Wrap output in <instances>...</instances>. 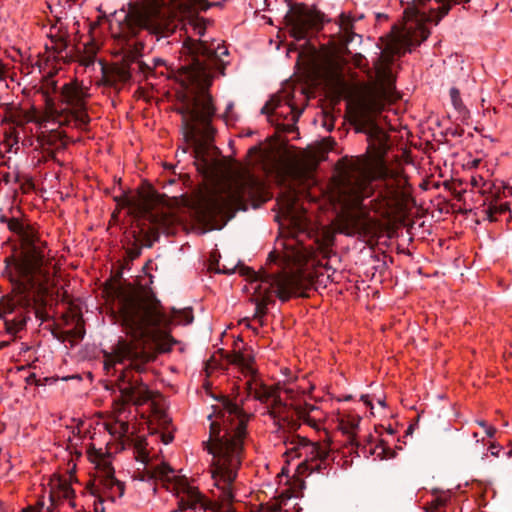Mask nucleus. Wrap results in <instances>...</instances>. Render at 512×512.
<instances>
[{
  "mask_svg": "<svg viewBox=\"0 0 512 512\" xmlns=\"http://www.w3.org/2000/svg\"><path fill=\"white\" fill-rule=\"evenodd\" d=\"M105 292L114 301L121 325L133 337V340H119L104 360L106 375L114 378L122 398L113 403L106 428L116 438L132 433L134 416L128 402L136 406L150 403L153 420L166 427L171 419L162 404L155 402L157 394L143 383L140 374L155 359V352L146 346L147 342H152L161 352L171 349L173 341L169 326L176 321L179 312L173 311L172 317L166 315L158 301L141 295L130 285L110 283L106 285Z\"/></svg>",
  "mask_w": 512,
  "mask_h": 512,
  "instance_id": "f257e3e1",
  "label": "nucleus"
},
{
  "mask_svg": "<svg viewBox=\"0 0 512 512\" xmlns=\"http://www.w3.org/2000/svg\"><path fill=\"white\" fill-rule=\"evenodd\" d=\"M209 419V439L203 445L213 457L212 493L220 504L208 508L198 488L165 463L148 467L144 473L133 477V487L139 494L154 495L157 491L156 481H160L177 498L178 510L172 512H232L234 482L241 465L248 417L237 404L226 401L214 418L209 415Z\"/></svg>",
  "mask_w": 512,
  "mask_h": 512,
  "instance_id": "f03ea898",
  "label": "nucleus"
},
{
  "mask_svg": "<svg viewBox=\"0 0 512 512\" xmlns=\"http://www.w3.org/2000/svg\"><path fill=\"white\" fill-rule=\"evenodd\" d=\"M6 222L18 244L5 259L13 290L0 300V321L5 332L15 336L31 312L42 321L49 317L45 307L55 285L57 262L47 242L26 220L12 217Z\"/></svg>",
  "mask_w": 512,
  "mask_h": 512,
  "instance_id": "7ed1b4c3",
  "label": "nucleus"
},
{
  "mask_svg": "<svg viewBox=\"0 0 512 512\" xmlns=\"http://www.w3.org/2000/svg\"><path fill=\"white\" fill-rule=\"evenodd\" d=\"M406 3L404 23L401 28H394L386 47L374 65L375 81L360 87L351 107L357 131L363 132L377 146L379 153L385 149L386 132L379 127L373 115L380 113L393 94V78L390 63L394 56H399L410 47L419 45L429 36L427 23L437 24L458 0H400Z\"/></svg>",
  "mask_w": 512,
  "mask_h": 512,
  "instance_id": "20e7f679",
  "label": "nucleus"
},
{
  "mask_svg": "<svg viewBox=\"0 0 512 512\" xmlns=\"http://www.w3.org/2000/svg\"><path fill=\"white\" fill-rule=\"evenodd\" d=\"M406 183L403 174L389 169L380 155L359 160L351 171L340 175L332 192V199L342 206L338 232L363 239L376 235L378 220L370 216L363 201L377 191L370 209L382 217H394L404 210Z\"/></svg>",
  "mask_w": 512,
  "mask_h": 512,
  "instance_id": "39448f33",
  "label": "nucleus"
},
{
  "mask_svg": "<svg viewBox=\"0 0 512 512\" xmlns=\"http://www.w3.org/2000/svg\"><path fill=\"white\" fill-rule=\"evenodd\" d=\"M194 53L197 58L193 63L179 71L180 81L187 88L180 113L185 125V140L193 146L194 163L198 171L207 176L215 168L211 151L214 129L210 125L215 108L208 93L212 81L211 68L222 62L228 50L220 43L199 41L194 46Z\"/></svg>",
  "mask_w": 512,
  "mask_h": 512,
  "instance_id": "423d86ee",
  "label": "nucleus"
},
{
  "mask_svg": "<svg viewBox=\"0 0 512 512\" xmlns=\"http://www.w3.org/2000/svg\"><path fill=\"white\" fill-rule=\"evenodd\" d=\"M280 209L291 228V238L281 242L282 253H270L269 260L275 262L280 258L285 268L280 273L250 272L249 290L253 291L257 309L265 306L274 296L282 301L292 296H303L313 280L310 266H314L315 252L299 238L308 232L307 216L298 209L294 194L281 200Z\"/></svg>",
  "mask_w": 512,
  "mask_h": 512,
  "instance_id": "0eeeda50",
  "label": "nucleus"
},
{
  "mask_svg": "<svg viewBox=\"0 0 512 512\" xmlns=\"http://www.w3.org/2000/svg\"><path fill=\"white\" fill-rule=\"evenodd\" d=\"M229 358L230 362L236 365L245 377H249L245 382V389L249 397H253L260 402L273 401L269 414L280 428H284L285 423L289 422L294 413L304 418L311 427L319 428L320 421L323 418L319 409L313 405L301 409L300 404L307 403L303 398L305 395L304 388L289 386L280 392L278 388L264 385L257 375V370L254 367V355L250 349L234 350Z\"/></svg>",
  "mask_w": 512,
  "mask_h": 512,
  "instance_id": "6e6552de",
  "label": "nucleus"
},
{
  "mask_svg": "<svg viewBox=\"0 0 512 512\" xmlns=\"http://www.w3.org/2000/svg\"><path fill=\"white\" fill-rule=\"evenodd\" d=\"M44 102V112L36 118L39 123L57 122L59 124H73L77 128H85L90 122L86 112L88 91L77 81L63 84L58 89L53 79H47L39 91Z\"/></svg>",
  "mask_w": 512,
  "mask_h": 512,
  "instance_id": "1a4fd4ad",
  "label": "nucleus"
},
{
  "mask_svg": "<svg viewBox=\"0 0 512 512\" xmlns=\"http://www.w3.org/2000/svg\"><path fill=\"white\" fill-rule=\"evenodd\" d=\"M268 198L263 182L248 169L241 168L234 173L222 192L203 199L199 218L202 221H209L218 214L247 210L249 201L251 206L256 208L257 202H265Z\"/></svg>",
  "mask_w": 512,
  "mask_h": 512,
  "instance_id": "9d476101",
  "label": "nucleus"
},
{
  "mask_svg": "<svg viewBox=\"0 0 512 512\" xmlns=\"http://www.w3.org/2000/svg\"><path fill=\"white\" fill-rule=\"evenodd\" d=\"M285 451L283 456L286 462L299 459L297 471L299 474L305 472H319L326 468V459L330 448L327 443L312 442L299 435H291L283 440Z\"/></svg>",
  "mask_w": 512,
  "mask_h": 512,
  "instance_id": "9b49d317",
  "label": "nucleus"
},
{
  "mask_svg": "<svg viewBox=\"0 0 512 512\" xmlns=\"http://www.w3.org/2000/svg\"><path fill=\"white\" fill-rule=\"evenodd\" d=\"M140 26L150 33L168 36L176 28V11L167 0H146L136 12Z\"/></svg>",
  "mask_w": 512,
  "mask_h": 512,
  "instance_id": "f8f14e48",
  "label": "nucleus"
},
{
  "mask_svg": "<svg viewBox=\"0 0 512 512\" xmlns=\"http://www.w3.org/2000/svg\"><path fill=\"white\" fill-rule=\"evenodd\" d=\"M157 201L155 191L147 188L136 195L127 198V205L132 214L137 217H146L153 223L157 229L163 233H173V226L177 222V217L167 210L152 211L153 205Z\"/></svg>",
  "mask_w": 512,
  "mask_h": 512,
  "instance_id": "ddd939ff",
  "label": "nucleus"
},
{
  "mask_svg": "<svg viewBox=\"0 0 512 512\" xmlns=\"http://www.w3.org/2000/svg\"><path fill=\"white\" fill-rule=\"evenodd\" d=\"M290 35L296 40H304L321 27V15L304 5H297L286 16Z\"/></svg>",
  "mask_w": 512,
  "mask_h": 512,
  "instance_id": "4468645a",
  "label": "nucleus"
},
{
  "mask_svg": "<svg viewBox=\"0 0 512 512\" xmlns=\"http://www.w3.org/2000/svg\"><path fill=\"white\" fill-rule=\"evenodd\" d=\"M346 64L340 49H331L323 54L321 68L326 78L337 86L344 85L343 68Z\"/></svg>",
  "mask_w": 512,
  "mask_h": 512,
  "instance_id": "2eb2a0df",
  "label": "nucleus"
},
{
  "mask_svg": "<svg viewBox=\"0 0 512 512\" xmlns=\"http://www.w3.org/2000/svg\"><path fill=\"white\" fill-rule=\"evenodd\" d=\"M361 418L358 415L347 414L339 418L338 428L347 436L348 443L351 446L360 447L361 442L358 440L360 431Z\"/></svg>",
  "mask_w": 512,
  "mask_h": 512,
  "instance_id": "dca6fc26",
  "label": "nucleus"
},
{
  "mask_svg": "<svg viewBox=\"0 0 512 512\" xmlns=\"http://www.w3.org/2000/svg\"><path fill=\"white\" fill-rule=\"evenodd\" d=\"M58 488L56 491H52L51 494H50V499L52 501H55V499H60V498H63L65 500H68L69 501V504L71 506H74V503L72 501V498L74 496V491L73 489L71 488V486L66 482H58Z\"/></svg>",
  "mask_w": 512,
  "mask_h": 512,
  "instance_id": "f3484780",
  "label": "nucleus"
},
{
  "mask_svg": "<svg viewBox=\"0 0 512 512\" xmlns=\"http://www.w3.org/2000/svg\"><path fill=\"white\" fill-rule=\"evenodd\" d=\"M105 485L111 489V492L121 497L124 494V484L117 480L110 468L106 471Z\"/></svg>",
  "mask_w": 512,
  "mask_h": 512,
  "instance_id": "a211bd4d",
  "label": "nucleus"
},
{
  "mask_svg": "<svg viewBox=\"0 0 512 512\" xmlns=\"http://www.w3.org/2000/svg\"><path fill=\"white\" fill-rule=\"evenodd\" d=\"M450 97L454 108L458 111H462L464 109V105L460 97V92L457 88L453 87L450 89Z\"/></svg>",
  "mask_w": 512,
  "mask_h": 512,
  "instance_id": "6ab92c4d",
  "label": "nucleus"
},
{
  "mask_svg": "<svg viewBox=\"0 0 512 512\" xmlns=\"http://www.w3.org/2000/svg\"><path fill=\"white\" fill-rule=\"evenodd\" d=\"M476 423L485 430V433L489 438H493L495 436L496 429L493 426L487 425L483 420H476Z\"/></svg>",
  "mask_w": 512,
  "mask_h": 512,
  "instance_id": "aec40b11",
  "label": "nucleus"
},
{
  "mask_svg": "<svg viewBox=\"0 0 512 512\" xmlns=\"http://www.w3.org/2000/svg\"><path fill=\"white\" fill-rule=\"evenodd\" d=\"M340 26H341V29L345 32V33H348L350 28H351V24H350V21H349V18L348 16L342 14L341 17H340Z\"/></svg>",
  "mask_w": 512,
  "mask_h": 512,
  "instance_id": "412c9836",
  "label": "nucleus"
},
{
  "mask_svg": "<svg viewBox=\"0 0 512 512\" xmlns=\"http://www.w3.org/2000/svg\"><path fill=\"white\" fill-rule=\"evenodd\" d=\"M501 446L495 443H491L489 450L492 456L498 457L501 451Z\"/></svg>",
  "mask_w": 512,
  "mask_h": 512,
  "instance_id": "4be33fe9",
  "label": "nucleus"
},
{
  "mask_svg": "<svg viewBox=\"0 0 512 512\" xmlns=\"http://www.w3.org/2000/svg\"><path fill=\"white\" fill-rule=\"evenodd\" d=\"M236 268V265L232 266V267H226L225 265L222 266V268L220 267V262H218V270L222 273H226V274H230V273H233L234 270Z\"/></svg>",
  "mask_w": 512,
  "mask_h": 512,
  "instance_id": "5701e85b",
  "label": "nucleus"
},
{
  "mask_svg": "<svg viewBox=\"0 0 512 512\" xmlns=\"http://www.w3.org/2000/svg\"><path fill=\"white\" fill-rule=\"evenodd\" d=\"M161 438H162V441H163L164 444H169L173 440V436H172V434L170 432L163 433L161 435Z\"/></svg>",
  "mask_w": 512,
  "mask_h": 512,
  "instance_id": "b1692460",
  "label": "nucleus"
},
{
  "mask_svg": "<svg viewBox=\"0 0 512 512\" xmlns=\"http://www.w3.org/2000/svg\"><path fill=\"white\" fill-rule=\"evenodd\" d=\"M194 30L201 37L204 35L205 27L202 24L197 23L194 26Z\"/></svg>",
  "mask_w": 512,
  "mask_h": 512,
  "instance_id": "393cba45",
  "label": "nucleus"
},
{
  "mask_svg": "<svg viewBox=\"0 0 512 512\" xmlns=\"http://www.w3.org/2000/svg\"><path fill=\"white\" fill-rule=\"evenodd\" d=\"M354 62H355V65H356V66H361V65H362V62H363V57H362V55H360V54L355 55V57H354Z\"/></svg>",
  "mask_w": 512,
  "mask_h": 512,
  "instance_id": "a878e982",
  "label": "nucleus"
},
{
  "mask_svg": "<svg viewBox=\"0 0 512 512\" xmlns=\"http://www.w3.org/2000/svg\"><path fill=\"white\" fill-rule=\"evenodd\" d=\"M363 441L367 444H371L374 441V437L372 434H368L364 437Z\"/></svg>",
  "mask_w": 512,
  "mask_h": 512,
  "instance_id": "bb28decb",
  "label": "nucleus"
},
{
  "mask_svg": "<svg viewBox=\"0 0 512 512\" xmlns=\"http://www.w3.org/2000/svg\"><path fill=\"white\" fill-rule=\"evenodd\" d=\"M383 451H384V448H383V447L376 446V448H375V449H373V450L371 449V450H370V453H371V454H375V453H377V454H381Z\"/></svg>",
  "mask_w": 512,
  "mask_h": 512,
  "instance_id": "cd10ccee",
  "label": "nucleus"
},
{
  "mask_svg": "<svg viewBox=\"0 0 512 512\" xmlns=\"http://www.w3.org/2000/svg\"><path fill=\"white\" fill-rule=\"evenodd\" d=\"M96 463H109V459L105 457H101L99 460H93Z\"/></svg>",
  "mask_w": 512,
  "mask_h": 512,
  "instance_id": "c85d7f7f",
  "label": "nucleus"
},
{
  "mask_svg": "<svg viewBox=\"0 0 512 512\" xmlns=\"http://www.w3.org/2000/svg\"><path fill=\"white\" fill-rule=\"evenodd\" d=\"M23 512H38L35 508H27Z\"/></svg>",
  "mask_w": 512,
  "mask_h": 512,
  "instance_id": "c756f323",
  "label": "nucleus"
},
{
  "mask_svg": "<svg viewBox=\"0 0 512 512\" xmlns=\"http://www.w3.org/2000/svg\"><path fill=\"white\" fill-rule=\"evenodd\" d=\"M147 457H148L147 454L141 453L142 462H145Z\"/></svg>",
  "mask_w": 512,
  "mask_h": 512,
  "instance_id": "7c9ffc66",
  "label": "nucleus"
},
{
  "mask_svg": "<svg viewBox=\"0 0 512 512\" xmlns=\"http://www.w3.org/2000/svg\"><path fill=\"white\" fill-rule=\"evenodd\" d=\"M361 399L366 403V404H370L369 401H368V397L367 396H362Z\"/></svg>",
  "mask_w": 512,
  "mask_h": 512,
  "instance_id": "2f4dec72",
  "label": "nucleus"
},
{
  "mask_svg": "<svg viewBox=\"0 0 512 512\" xmlns=\"http://www.w3.org/2000/svg\"><path fill=\"white\" fill-rule=\"evenodd\" d=\"M271 512H287V511H283V510H281V509H278V508L274 507V508L271 510Z\"/></svg>",
  "mask_w": 512,
  "mask_h": 512,
  "instance_id": "473e14b6",
  "label": "nucleus"
},
{
  "mask_svg": "<svg viewBox=\"0 0 512 512\" xmlns=\"http://www.w3.org/2000/svg\"><path fill=\"white\" fill-rule=\"evenodd\" d=\"M472 184L475 186L478 185L477 179L475 177H472Z\"/></svg>",
  "mask_w": 512,
  "mask_h": 512,
  "instance_id": "72a5a7b5",
  "label": "nucleus"
},
{
  "mask_svg": "<svg viewBox=\"0 0 512 512\" xmlns=\"http://www.w3.org/2000/svg\"><path fill=\"white\" fill-rule=\"evenodd\" d=\"M473 438L478 442V434L477 433H473Z\"/></svg>",
  "mask_w": 512,
  "mask_h": 512,
  "instance_id": "f704fd0d",
  "label": "nucleus"
},
{
  "mask_svg": "<svg viewBox=\"0 0 512 512\" xmlns=\"http://www.w3.org/2000/svg\"><path fill=\"white\" fill-rule=\"evenodd\" d=\"M358 440L361 442V445H360V446H362V445H363V448H366V445H364V444H365V442H364V441L362 442V440H361L359 437H358Z\"/></svg>",
  "mask_w": 512,
  "mask_h": 512,
  "instance_id": "c9c22d12",
  "label": "nucleus"
},
{
  "mask_svg": "<svg viewBox=\"0 0 512 512\" xmlns=\"http://www.w3.org/2000/svg\"><path fill=\"white\" fill-rule=\"evenodd\" d=\"M187 151H188V150H187V148H183V149L181 150V153H182V154H186V153H187Z\"/></svg>",
  "mask_w": 512,
  "mask_h": 512,
  "instance_id": "e433bc0d",
  "label": "nucleus"
},
{
  "mask_svg": "<svg viewBox=\"0 0 512 512\" xmlns=\"http://www.w3.org/2000/svg\"><path fill=\"white\" fill-rule=\"evenodd\" d=\"M507 455H508L509 457H511V456H512V450H510V451L507 453Z\"/></svg>",
  "mask_w": 512,
  "mask_h": 512,
  "instance_id": "4c0bfd02",
  "label": "nucleus"
}]
</instances>
